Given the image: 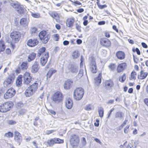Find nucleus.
Returning a JSON list of instances; mask_svg holds the SVG:
<instances>
[{
    "instance_id": "nucleus-1",
    "label": "nucleus",
    "mask_w": 148,
    "mask_h": 148,
    "mask_svg": "<svg viewBox=\"0 0 148 148\" xmlns=\"http://www.w3.org/2000/svg\"><path fill=\"white\" fill-rule=\"evenodd\" d=\"M38 84L34 83L25 90V95L27 97H29L32 95L37 90L38 88Z\"/></svg>"
},
{
    "instance_id": "nucleus-2",
    "label": "nucleus",
    "mask_w": 148,
    "mask_h": 148,
    "mask_svg": "<svg viewBox=\"0 0 148 148\" xmlns=\"http://www.w3.org/2000/svg\"><path fill=\"white\" fill-rule=\"evenodd\" d=\"M84 89L82 88H76L74 91L73 96L74 99L77 100H79L83 97L84 94Z\"/></svg>"
},
{
    "instance_id": "nucleus-3",
    "label": "nucleus",
    "mask_w": 148,
    "mask_h": 148,
    "mask_svg": "<svg viewBox=\"0 0 148 148\" xmlns=\"http://www.w3.org/2000/svg\"><path fill=\"white\" fill-rule=\"evenodd\" d=\"M63 99V96L62 93L60 92L57 91L53 95L52 99L55 103L58 104L62 102Z\"/></svg>"
},
{
    "instance_id": "nucleus-4",
    "label": "nucleus",
    "mask_w": 148,
    "mask_h": 148,
    "mask_svg": "<svg viewBox=\"0 0 148 148\" xmlns=\"http://www.w3.org/2000/svg\"><path fill=\"white\" fill-rule=\"evenodd\" d=\"M13 105V103L11 101L5 102L0 106V111L5 112L10 110Z\"/></svg>"
},
{
    "instance_id": "nucleus-5",
    "label": "nucleus",
    "mask_w": 148,
    "mask_h": 148,
    "mask_svg": "<svg viewBox=\"0 0 148 148\" xmlns=\"http://www.w3.org/2000/svg\"><path fill=\"white\" fill-rule=\"evenodd\" d=\"M38 36L44 44L47 43L50 38V35L47 34L46 32L44 30L41 31L39 33Z\"/></svg>"
},
{
    "instance_id": "nucleus-6",
    "label": "nucleus",
    "mask_w": 148,
    "mask_h": 148,
    "mask_svg": "<svg viewBox=\"0 0 148 148\" xmlns=\"http://www.w3.org/2000/svg\"><path fill=\"white\" fill-rule=\"evenodd\" d=\"M15 77V75L13 74L9 75L3 82L4 87L5 88H7L10 86L14 81Z\"/></svg>"
},
{
    "instance_id": "nucleus-7",
    "label": "nucleus",
    "mask_w": 148,
    "mask_h": 148,
    "mask_svg": "<svg viewBox=\"0 0 148 148\" xmlns=\"http://www.w3.org/2000/svg\"><path fill=\"white\" fill-rule=\"evenodd\" d=\"M15 77V75L13 74L9 75L3 82L4 87L5 88H7L10 86L14 81Z\"/></svg>"
},
{
    "instance_id": "nucleus-8",
    "label": "nucleus",
    "mask_w": 148,
    "mask_h": 148,
    "mask_svg": "<svg viewBox=\"0 0 148 148\" xmlns=\"http://www.w3.org/2000/svg\"><path fill=\"white\" fill-rule=\"evenodd\" d=\"M79 141V138L77 135L73 134L71 136L70 142V145L73 147L78 145Z\"/></svg>"
},
{
    "instance_id": "nucleus-9",
    "label": "nucleus",
    "mask_w": 148,
    "mask_h": 148,
    "mask_svg": "<svg viewBox=\"0 0 148 148\" xmlns=\"http://www.w3.org/2000/svg\"><path fill=\"white\" fill-rule=\"evenodd\" d=\"M16 93V91L14 89L11 88L8 89L4 95V98L7 99L13 97Z\"/></svg>"
},
{
    "instance_id": "nucleus-10",
    "label": "nucleus",
    "mask_w": 148,
    "mask_h": 148,
    "mask_svg": "<svg viewBox=\"0 0 148 148\" xmlns=\"http://www.w3.org/2000/svg\"><path fill=\"white\" fill-rule=\"evenodd\" d=\"M10 36L13 41L15 42H17L20 39L21 34L18 32H13L11 33Z\"/></svg>"
},
{
    "instance_id": "nucleus-11",
    "label": "nucleus",
    "mask_w": 148,
    "mask_h": 148,
    "mask_svg": "<svg viewBox=\"0 0 148 148\" xmlns=\"http://www.w3.org/2000/svg\"><path fill=\"white\" fill-rule=\"evenodd\" d=\"M49 58L48 52H45L43 54L40 59V64L42 66H44L47 62Z\"/></svg>"
},
{
    "instance_id": "nucleus-12",
    "label": "nucleus",
    "mask_w": 148,
    "mask_h": 148,
    "mask_svg": "<svg viewBox=\"0 0 148 148\" xmlns=\"http://www.w3.org/2000/svg\"><path fill=\"white\" fill-rule=\"evenodd\" d=\"M114 86V82L111 79L106 80L104 83V86L105 88L108 90H112Z\"/></svg>"
},
{
    "instance_id": "nucleus-13",
    "label": "nucleus",
    "mask_w": 148,
    "mask_h": 148,
    "mask_svg": "<svg viewBox=\"0 0 148 148\" xmlns=\"http://www.w3.org/2000/svg\"><path fill=\"white\" fill-rule=\"evenodd\" d=\"M23 83L28 85L30 82L32 80V78L30 76V73L27 72H26L23 76Z\"/></svg>"
},
{
    "instance_id": "nucleus-14",
    "label": "nucleus",
    "mask_w": 148,
    "mask_h": 148,
    "mask_svg": "<svg viewBox=\"0 0 148 148\" xmlns=\"http://www.w3.org/2000/svg\"><path fill=\"white\" fill-rule=\"evenodd\" d=\"M68 70L73 73L76 74L78 72L79 67L76 65L70 64L68 66Z\"/></svg>"
},
{
    "instance_id": "nucleus-15",
    "label": "nucleus",
    "mask_w": 148,
    "mask_h": 148,
    "mask_svg": "<svg viewBox=\"0 0 148 148\" xmlns=\"http://www.w3.org/2000/svg\"><path fill=\"white\" fill-rule=\"evenodd\" d=\"M14 139L16 142L19 145L22 141V137L21 134L17 131L14 132Z\"/></svg>"
},
{
    "instance_id": "nucleus-16",
    "label": "nucleus",
    "mask_w": 148,
    "mask_h": 148,
    "mask_svg": "<svg viewBox=\"0 0 148 148\" xmlns=\"http://www.w3.org/2000/svg\"><path fill=\"white\" fill-rule=\"evenodd\" d=\"M101 45L103 46L107 47L111 45V42L108 39L105 38H101L100 40Z\"/></svg>"
},
{
    "instance_id": "nucleus-17",
    "label": "nucleus",
    "mask_w": 148,
    "mask_h": 148,
    "mask_svg": "<svg viewBox=\"0 0 148 148\" xmlns=\"http://www.w3.org/2000/svg\"><path fill=\"white\" fill-rule=\"evenodd\" d=\"M39 43L37 39H34L29 40L27 42V45L30 47H33L37 45Z\"/></svg>"
},
{
    "instance_id": "nucleus-18",
    "label": "nucleus",
    "mask_w": 148,
    "mask_h": 148,
    "mask_svg": "<svg viewBox=\"0 0 148 148\" xmlns=\"http://www.w3.org/2000/svg\"><path fill=\"white\" fill-rule=\"evenodd\" d=\"M90 67L91 71L93 73H96L97 71V66L95 61L92 60L90 64Z\"/></svg>"
},
{
    "instance_id": "nucleus-19",
    "label": "nucleus",
    "mask_w": 148,
    "mask_h": 148,
    "mask_svg": "<svg viewBox=\"0 0 148 148\" xmlns=\"http://www.w3.org/2000/svg\"><path fill=\"white\" fill-rule=\"evenodd\" d=\"M73 82L69 79H68L64 84V88L65 89L69 90L71 87Z\"/></svg>"
},
{
    "instance_id": "nucleus-20",
    "label": "nucleus",
    "mask_w": 148,
    "mask_h": 148,
    "mask_svg": "<svg viewBox=\"0 0 148 148\" xmlns=\"http://www.w3.org/2000/svg\"><path fill=\"white\" fill-rule=\"evenodd\" d=\"M38 66V62L36 61H35L32 66L31 72L33 73H35L37 72L38 71L39 69Z\"/></svg>"
},
{
    "instance_id": "nucleus-21",
    "label": "nucleus",
    "mask_w": 148,
    "mask_h": 148,
    "mask_svg": "<svg viewBox=\"0 0 148 148\" xmlns=\"http://www.w3.org/2000/svg\"><path fill=\"white\" fill-rule=\"evenodd\" d=\"M126 66V63H123L119 64L117 67V71L118 73L122 72L125 69Z\"/></svg>"
},
{
    "instance_id": "nucleus-22",
    "label": "nucleus",
    "mask_w": 148,
    "mask_h": 148,
    "mask_svg": "<svg viewBox=\"0 0 148 148\" xmlns=\"http://www.w3.org/2000/svg\"><path fill=\"white\" fill-rule=\"evenodd\" d=\"M147 75V72L141 70L140 72V74L138 76V78L139 79H143L146 78Z\"/></svg>"
},
{
    "instance_id": "nucleus-23",
    "label": "nucleus",
    "mask_w": 148,
    "mask_h": 148,
    "mask_svg": "<svg viewBox=\"0 0 148 148\" xmlns=\"http://www.w3.org/2000/svg\"><path fill=\"white\" fill-rule=\"evenodd\" d=\"M65 103L66 107L68 109H71L73 106L72 100L70 98L66 99Z\"/></svg>"
},
{
    "instance_id": "nucleus-24",
    "label": "nucleus",
    "mask_w": 148,
    "mask_h": 148,
    "mask_svg": "<svg viewBox=\"0 0 148 148\" xmlns=\"http://www.w3.org/2000/svg\"><path fill=\"white\" fill-rule=\"evenodd\" d=\"M116 56L118 58L121 60L124 59L125 56V53L121 51L117 52L116 53Z\"/></svg>"
},
{
    "instance_id": "nucleus-25",
    "label": "nucleus",
    "mask_w": 148,
    "mask_h": 148,
    "mask_svg": "<svg viewBox=\"0 0 148 148\" xmlns=\"http://www.w3.org/2000/svg\"><path fill=\"white\" fill-rule=\"evenodd\" d=\"M20 23L21 25L25 27L27 26L28 24V21L26 18H23L20 20Z\"/></svg>"
},
{
    "instance_id": "nucleus-26",
    "label": "nucleus",
    "mask_w": 148,
    "mask_h": 148,
    "mask_svg": "<svg viewBox=\"0 0 148 148\" xmlns=\"http://www.w3.org/2000/svg\"><path fill=\"white\" fill-rule=\"evenodd\" d=\"M102 78V74L101 73H100L98 76L94 79L95 83L96 85H99L100 84L101 82Z\"/></svg>"
},
{
    "instance_id": "nucleus-27",
    "label": "nucleus",
    "mask_w": 148,
    "mask_h": 148,
    "mask_svg": "<svg viewBox=\"0 0 148 148\" xmlns=\"http://www.w3.org/2000/svg\"><path fill=\"white\" fill-rule=\"evenodd\" d=\"M23 76L19 75L17 78L16 81V85L18 87H20L21 86Z\"/></svg>"
},
{
    "instance_id": "nucleus-28",
    "label": "nucleus",
    "mask_w": 148,
    "mask_h": 148,
    "mask_svg": "<svg viewBox=\"0 0 148 148\" xmlns=\"http://www.w3.org/2000/svg\"><path fill=\"white\" fill-rule=\"evenodd\" d=\"M36 54L34 53H32L29 54L28 57L27 61L29 62H30L34 60L35 58Z\"/></svg>"
},
{
    "instance_id": "nucleus-29",
    "label": "nucleus",
    "mask_w": 148,
    "mask_h": 148,
    "mask_svg": "<svg viewBox=\"0 0 148 148\" xmlns=\"http://www.w3.org/2000/svg\"><path fill=\"white\" fill-rule=\"evenodd\" d=\"M25 10L23 6L20 5L16 10L19 14L21 15H22L24 14V12H25Z\"/></svg>"
},
{
    "instance_id": "nucleus-30",
    "label": "nucleus",
    "mask_w": 148,
    "mask_h": 148,
    "mask_svg": "<svg viewBox=\"0 0 148 148\" xmlns=\"http://www.w3.org/2000/svg\"><path fill=\"white\" fill-rule=\"evenodd\" d=\"M50 16L55 19L57 22H58L59 20V16L57 13L56 12H53L50 14Z\"/></svg>"
},
{
    "instance_id": "nucleus-31",
    "label": "nucleus",
    "mask_w": 148,
    "mask_h": 148,
    "mask_svg": "<svg viewBox=\"0 0 148 148\" xmlns=\"http://www.w3.org/2000/svg\"><path fill=\"white\" fill-rule=\"evenodd\" d=\"M5 48V46L4 41L2 40H0V53L4 51Z\"/></svg>"
},
{
    "instance_id": "nucleus-32",
    "label": "nucleus",
    "mask_w": 148,
    "mask_h": 148,
    "mask_svg": "<svg viewBox=\"0 0 148 148\" xmlns=\"http://www.w3.org/2000/svg\"><path fill=\"white\" fill-rule=\"evenodd\" d=\"M74 22V20L73 19L70 18L66 22L67 26L69 27H71L73 25V23Z\"/></svg>"
},
{
    "instance_id": "nucleus-33",
    "label": "nucleus",
    "mask_w": 148,
    "mask_h": 148,
    "mask_svg": "<svg viewBox=\"0 0 148 148\" xmlns=\"http://www.w3.org/2000/svg\"><path fill=\"white\" fill-rule=\"evenodd\" d=\"M55 141V138H53L51 139L50 140H48L47 142V143L49 146L51 147L54 145L55 143H56Z\"/></svg>"
},
{
    "instance_id": "nucleus-34",
    "label": "nucleus",
    "mask_w": 148,
    "mask_h": 148,
    "mask_svg": "<svg viewBox=\"0 0 148 148\" xmlns=\"http://www.w3.org/2000/svg\"><path fill=\"white\" fill-rule=\"evenodd\" d=\"M10 5L13 8L16 9V10L20 6V5L18 2L12 3H10Z\"/></svg>"
},
{
    "instance_id": "nucleus-35",
    "label": "nucleus",
    "mask_w": 148,
    "mask_h": 148,
    "mask_svg": "<svg viewBox=\"0 0 148 148\" xmlns=\"http://www.w3.org/2000/svg\"><path fill=\"white\" fill-rule=\"evenodd\" d=\"M27 63V62H23L21 64L20 66L21 69L22 70H25L28 67Z\"/></svg>"
},
{
    "instance_id": "nucleus-36",
    "label": "nucleus",
    "mask_w": 148,
    "mask_h": 148,
    "mask_svg": "<svg viewBox=\"0 0 148 148\" xmlns=\"http://www.w3.org/2000/svg\"><path fill=\"white\" fill-rule=\"evenodd\" d=\"M98 113L99 116L101 118H102L103 116L104 110L103 109L102 107H100L98 110Z\"/></svg>"
},
{
    "instance_id": "nucleus-37",
    "label": "nucleus",
    "mask_w": 148,
    "mask_h": 148,
    "mask_svg": "<svg viewBox=\"0 0 148 148\" xmlns=\"http://www.w3.org/2000/svg\"><path fill=\"white\" fill-rule=\"evenodd\" d=\"M46 50V48L45 47H42L40 48L38 51L37 54L38 56H40L41 54L45 52Z\"/></svg>"
},
{
    "instance_id": "nucleus-38",
    "label": "nucleus",
    "mask_w": 148,
    "mask_h": 148,
    "mask_svg": "<svg viewBox=\"0 0 148 148\" xmlns=\"http://www.w3.org/2000/svg\"><path fill=\"white\" fill-rule=\"evenodd\" d=\"M13 134L11 132H8L5 134L4 135V137H7L8 138H12L13 136Z\"/></svg>"
},
{
    "instance_id": "nucleus-39",
    "label": "nucleus",
    "mask_w": 148,
    "mask_h": 148,
    "mask_svg": "<svg viewBox=\"0 0 148 148\" xmlns=\"http://www.w3.org/2000/svg\"><path fill=\"white\" fill-rule=\"evenodd\" d=\"M79 56L78 51L75 50L73 53L72 56L73 59L77 58Z\"/></svg>"
},
{
    "instance_id": "nucleus-40",
    "label": "nucleus",
    "mask_w": 148,
    "mask_h": 148,
    "mask_svg": "<svg viewBox=\"0 0 148 148\" xmlns=\"http://www.w3.org/2000/svg\"><path fill=\"white\" fill-rule=\"evenodd\" d=\"M123 113L121 112H118L116 113V117L119 118L120 119H122L123 118Z\"/></svg>"
},
{
    "instance_id": "nucleus-41",
    "label": "nucleus",
    "mask_w": 148,
    "mask_h": 148,
    "mask_svg": "<svg viewBox=\"0 0 148 148\" xmlns=\"http://www.w3.org/2000/svg\"><path fill=\"white\" fill-rule=\"evenodd\" d=\"M97 3L99 8L101 9H103L107 7V6L106 4L101 5L99 3V1H97Z\"/></svg>"
},
{
    "instance_id": "nucleus-42",
    "label": "nucleus",
    "mask_w": 148,
    "mask_h": 148,
    "mask_svg": "<svg viewBox=\"0 0 148 148\" xmlns=\"http://www.w3.org/2000/svg\"><path fill=\"white\" fill-rule=\"evenodd\" d=\"M7 122L8 124L10 125H14L16 123L15 121L12 120H9L7 121Z\"/></svg>"
},
{
    "instance_id": "nucleus-43",
    "label": "nucleus",
    "mask_w": 148,
    "mask_h": 148,
    "mask_svg": "<svg viewBox=\"0 0 148 148\" xmlns=\"http://www.w3.org/2000/svg\"><path fill=\"white\" fill-rule=\"evenodd\" d=\"M126 74H125L124 73L121 76V77H120V78L119 79V80L120 82H123L125 80V79H126Z\"/></svg>"
},
{
    "instance_id": "nucleus-44",
    "label": "nucleus",
    "mask_w": 148,
    "mask_h": 148,
    "mask_svg": "<svg viewBox=\"0 0 148 148\" xmlns=\"http://www.w3.org/2000/svg\"><path fill=\"white\" fill-rule=\"evenodd\" d=\"M136 72L134 71H133L131 73V78L134 80H135L136 79Z\"/></svg>"
},
{
    "instance_id": "nucleus-45",
    "label": "nucleus",
    "mask_w": 148,
    "mask_h": 148,
    "mask_svg": "<svg viewBox=\"0 0 148 148\" xmlns=\"http://www.w3.org/2000/svg\"><path fill=\"white\" fill-rule=\"evenodd\" d=\"M132 51L134 52H136L137 54L138 55L140 54V52L139 49L137 48H133L132 49Z\"/></svg>"
},
{
    "instance_id": "nucleus-46",
    "label": "nucleus",
    "mask_w": 148,
    "mask_h": 148,
    "mask_svg": "<svg viewBox=\"0 0 148 148\" xmlns=\"http://www.w3.org/2000/svg\"><path fill=\"white\" fill-rule=\"evenodd\" d=\"M27 112L26 110L25 109H21L18 111L19 115H23Z\"/></svg>"
},
{
    "instance_id": "nucleus-47",
    "label": "nucleus",
    "mask_w": 148,
    "mask_h": 148,
    "mask_svg": "<svg viewBox=\"0 0 148 148\" xmlns=\"http://www.w3.org/2000/svg\"><path fill=\"white\" fill-rule=\"evenodd\" d=\"M55 140V143H63V140L60 139L59 138H54Z\"/></svg>"
},
{
    "instance_id": "nucleus-48",
    "label": "nucleus",
    "mask_w": 148,
    "mask_h": 148,
    "mask_svg": "<svg viewBox=\"0 0 148 148\" xmlns=\"http://www.w3.org/2000/svg\"><path fill=\"white\" fill-rule=\"evenodd\" d=\"M72 2V4L75 6H77L78 5H82L81 3L78 1H74Z\"/></svg>"
},
{
    "instance_id": "nucleus-49",
    "label": "nucleus",
    "mask_w": 148,
    "mask_h": 148,
    "mask_svg": "<svg viewBox=\"0 0 148 148\" xmlns=\"http://www.w3.org/2000/svg\"><path fill=\"white\" fill-rule=\"evenodd\" d=\"M37 29L35 27H32L31 28L30 31L32 34H34L36 33V32L37 31Z\"/></svg>"
},
{
    "instance_id": "nucleus-50",
    "label": "nucleus",
    "mask_w": 148,
    "mask_h": 148,
    "mask_svg": "<svg viewBox=\"0 0 148 148\" xmlns=\"http://www.w3.org/2000/svg\"><path fill=\"white\" fill-rule=\"evenodd\" d=\"M108 67L111 70H113L115 68L114 64H111L108 66Z\"/></svg>"
},
{
    "instance_id": "nucleus-51",
    "label": "nucleus",
    "mask_w": 148,
    "mask_h": 148,
    "mask_svg": "<svg viewBox=\"0 0 148 148\" xmlns=\"http://www.w3.org/2000/svg\"><path fill=\"white\" fill-rule=\"evenodd\" d=\"M31 15L34 17L38 18L40 17V16L38 14L31 13Z\"/></svg>"
},
{
    "instance_id": "nucleus-52",
    "label": "nucleus",
    "mask_w": 148,
    "mask_h": 148,
    "mask_svg": "<svg viewBox=\"0 0 148 148\" xmlns=\"http://www.w3.org/2000/svg\"><path fill=\"white\" fill-rule=\"evenodd\" d=\"M82 143L83 145H85L86 143V138L84 137H82L81 139Z\"/></svg>"
},
{
    "instance_id": "nucleus-53",
    "label": "nucleus",
    "mask_w": 148,
    "mask_h": 148,
    "mask_svg": "<svg viewBox=\"0 0 148 148\" xmlns=\"http://www.w3.org/2000/svg\"><path fill=\"white\" fill-rule=\"evenodd\" d=\"M76 27L77 29L78 30V31L79 32H80L81 31V27L78 24H76Z\"/></svg>"
},
{
    "instance_id": "nucleus-54",
    "label": "nucleus",
    "mask_w": 148,
    "mask_h": 148,
    "mask_svg": "<svg viewBox=\"0 0 148 148\" xmlns=\"http://www.w3.org/2000/svg\"><path fill=\"white\" fill-rule=\"evenodd\" d=\"M52 75V74L49 70L47 74V78H50Z\"/></svg>"
},
{
    "instance_id": "nucleus-55",
    "label": "nucleus",
    "mask_w": 148,
    "mask_h": 148,
    "mask_svg": "<svg viewBox=\"0 0 148 148\" xmlns=\"http://www.w3.org/2000/svg\"><path fill=\"white\" fill-rule=\"evenodd\" d=\"M85 109L87 110H91V108L90 107V105H88L86 106L85 108Z\"/></svg>"
},
{
    "instance_id": "nucleus-56",
    "label": "nucleus",
    "mask_w": 148,
    "mask_h": 148,
    "mask_svg": "<svg viewBox=\"0 0 148 148\" xmlns=\"http://www.w3.org/2000/svg\"><path fill=\"white\" fill-rule=\"evenodd\" d=\"M54 37L55 38V40L58 41L59 38V36L58 34H56L54 35Z\"/></svg>"
},
{
    "instance_id": "nucleus-57",
    "label": "nucleus",
    "mask_w": 148,
    "mask_h": 148,
    "mask_svg": "<svg viewBox=\"0 0 148 148\" xmlns=\"http://www.w3.org/2000/svg\"><path fill=\"white\" fill-rule=\"evenodd\" d=\"M134 60V62L136 63H138V59L135 57L134 55H133Z\"/></svg>"
},
{
    "instance_id": "nucleus-58",
    "label": "nucleus",
    "mask_w": 148,
    "mask_h": 148,
    "mask_svg": "<svg viewBox=\"0 0 148 148\" xmlns=\"http://www.w3.org/2000/svg\"><path fill=\"white\" fill-rule=\"evenodd\" d=\"M6 53L8 54H11V50L9 48H7L6 49Z\"/></svg>"
},
{
    "instance_id": "nucleus-59",
    "label": "nucleus",
    "mask_w": 148,
    "mask_h": 148,
    "mask_svg": "<svg viewBox=\"0 0 148 148\" xmlns=\"http://www.w3.org/2000/svg\"><path fill=\"white\" fill-rule=\"evenodd\" d=\"M83 70L82 69H80L79 71L78 75L81 77L83 75Z\"/></svg>"
},
{
    "instance_id": "nucleus-60",
    "label": "nucleus",
    "mask_w": 148,
    "mask_h": 148,
    "mask_svg": "<svg viewBox=\"0 0 148 148\" xmlns=\"http://www.w3.org/2000/svg\"><path fill=\"white\" fill-rule=\"evenodd\" d=\"M49 112L51 114H52L53 115H55L56 114V112L54 110L50 109L49 110Z\"/></svg>"
},
{
    "instance_id": "nucleus-61",
    "label": "nucleus",
    "mask_w": 148,
    "mask_h": 148,
    "mask_svg": "<svg viewBox=\"0 0 148 148\" xmlns=\"http://www.w3.org/2000/svg\"><path fill=\"white\" fill-rule=\"evenodd\" d=\"M114 109V108H112V109H111L110 110V111L109 112V113L108 115V117H107L108 118H109L110 116V115L111 114L112 112L113 111Z\"/></svg>"
},
{
    "instance_id": "nucleus-62",
    "label": "nucleus",
    "mask_w": 148,
    "mask_h": 148,
    "mask_svg": "<svg viewBox=\"0 0 148 148\" xmlns=\"http://www.w3.org/2000/svg\"><path fill=\"white\" fill-rule=\"evenodd\" d=\"M105 24V22L104 21H101L98 22V24L99 25H103Z\"/></svg>"
},
{
    "instance_id": "nucleus-63",
    "label": "nucleus",
    "mask_w": 148,
    "mask_h": 148,
    "mask_svg": "<svg viewBox=\"0 0 148 148\" xmlns=\"http://www.w3.org/2000/svg\"><path fill=\"white\" fill-rule=\"evenodd\" d=\"M56 28L58 30H59L61 29V26L59 24H57L55 25Z\"/></svg>"
},
{
    "instance_id": "nucleus-64",
    "label": "nucleus",
    "mask_w": 148,
    "mask_h": 148,
    "mask_svg": "<svg viewBox=\"0 0 148 148\" xmlns=\"http://www.w3.org/2000/svg\"><path fill=\"white\" fill-rule=\"evenodd\" d=\"M78 45L81 44L82 42V40L80 39H78L76 41Z\"/></svg>"
}]
</instances>
